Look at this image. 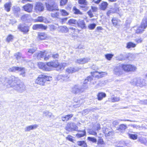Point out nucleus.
Segmentation results:
<instances>
[{"instance_id": "f257e3e1", "label": "nucleus", "mask_w": 147, "mask_h": 147, "mask_svg": "<svg viewBox=\"0 0 147 147\" xmlns=\"http://www.w3.org/2000/svg\"><path fill=\"white\" fill-rule=\"evenodd\" d=\"M3 85L7 88L13 87L15 90L22 92L25 89V87L22 82L20 83V80L17 77L11 76L9 78H3L0 79Z\"/></svg>"}, {"instance_id": "f03ea898", "label": "nucleus", "mask_w": 147, "mask_h": 147, "mask_svg": "<svg viewBox=\"0 0 147 147\" xmlns=\"http://www.w3.org/2000/svg\"><path fill=\"white\" fill-rule=\"evenodd\" d=\"M40 69L43 70L49 71L53 69L60 71L63 70L65 66L63 65H37Z\"/></svg>"}, {"instance_id": "7ed1b4c3", "label": "nucleus", "mask_w": 147, "mask_h": 147, "mask_svg": "<svg viewBox=\"0 0 147 147\" xmlns=\"http://www.w3.org/2000/svg\"><path fill=\"white\" fill-rule=\"evenodd\" d=\"M52 78L50 76L41 74L38 76L35 80V82L36 84L41 86H44L47 84V82L51 80Z\"/></svg>"}, {"instance_id": "20e7f679", "label": "nucleus", "mask_w": 147, "mask_h": 147, "mask_svg": "<svg viewBox=\"0 0 147 147\" xmlns=\"http://www.w3.org/2000/svg\"><path fill=\"white\" fill-rule=\"evenodd\" d=\"M130 83L132 85L141 88L147 86V84L146 82V80L140 78H134L131 80Z\"/></svg>"}, {"instance_id": "39448f33", "label": "nucleus", "mask_w": 147, "mask_h": 147, "mask_svg": "<svg viewBox=\"0 0 147 147\" xmlns=\"http://www.w3.org/2000/svg\"><path fill=\"white\" fill-rule=\"evenodd\" d=\"M147 27V17H144L142 20L140 26L136 30V32L137 34L142 33Z\"/></svg>"}, {"instance_id": "423d86ee", "label": "nucleus", "mask_w": 147, "mask_h": 147, "mask_svg": "<svg viewBox=\"0 0 147 147\" xmlns=\"http://www.w3.org/2000/svg\"><path fill=\"white\" fill-rule=\"evenodd\" d=\"M46 5L47 10L50 11L58 10L57 6L55 4L54 0H47Z\"/></svg>"}, {"instance_id": "0eeeda50", "label": "nucleus", "mask_w": 147, "mask_h": 147, "mask_svg": "<svg viewBox=\"0 0 147 147\" xmlns=\"http://www.w3.org/2000/svg\"><path fill=\"white\" fill-rule=\"evenodd\" d=\"M134 58V54L131 53H127L125 54H120L117 57V59L119 60L122 61L125 60L126 58L129 60H131Z\"/></svg>"}, {"instance_id": "6e6552de", "label": "nucleus", "mask_w": 147, "mask_h": 147, "mask_svg": "<svg viewBox=\"0 0 147 147\" xmlns=\"http://www.w3.org/2000/svg\"><path fill=\"white\" fill-rule=\"evenodd\" d=\"M122 68L126 71H134L136 69L134 65H123Z\"/></svg>"}, {"instance_id": "1a4fd4ad", "label": "nucleus", "mask_w": 147, "mask_h": 147, "mask_svg": "<svg viewBox=\"0 0 147 147\" xmlns=\"http://www.w3.org/2000/svg\"><path fill=\"white\" fill-rule=\"evenodd\" d=\"M47 54V53H46V51H40L38 53L35 54V55H36L38 59H40L41 58H44V60L46 61L49 58V55L47 57H45L46 56Z\"/></svg>"}, {"instance_id": "9d476101", "label": "nucleus", "mask_w": 147, "mask_h": 147, "mask_svg": "<svg viewBox=\"0 0 147 147\" xmlns=\"http://www.w3.org/2000/svg\"><path fill=\"white\" fill-rule=\"evenodd\" d=\"M44 7L42 3L41 2H36L34 6V10L36 12L43 11Z\"/></svg>"}, {"instance_id": "9b49d317", "label": "nucleus", "mask_w": 147, "mask_h": 147, "mask_svg": "<svg viewBox=\"0 0 147 147\" xmlns=\"http://www.w3.org/2000/svg\"><path fill=\"white\" fill-rule=\"evenodd\" d=\"M83 91L82 88L78 85L74 86L72 88L71 92L74 94L80 93Z\"/></svg>"}, {"instance_id": "f8f14e48", "label": "nucleus", "mask_w": 147, "mask_h": 147, "mask_svg": "<svg viewBox=\"0 0 147 147\" xmlns=\"http://www.w3.org/2000/svg\"><path fill=\"white\" fill-rule=\"evenodd\" d=\"M65 129L68 130H76L78 129V127L75 123H68L65 127Z\"/></svg>"}, {"instance_id": "ddd939ff", "label": "nucleus", "mask_w": 147, "mask_h": 147, "mask_svg": "<svg viewBox=\"0 0 147 147\" xmlns=\"http://www.w3.org/2000/svg\"><path fill=\"white\" fill-rule=\"evenodd\" d=\"M69 78V77L66 74L59 75L55 77V79L57 80H61L63 81H66Z\"/></svg>"}, {"instance_id": "4468645a", "label": "nucleus", "mask_w": 147, "mask_h": 147, "mask_svg": "<svg viewBox=\"0 0 147 147\" xmlns=\"http://www.w3.org/2000/svg\"><path fill=\"white\" fill-rule=\"evenodd\" d=\"M119 11V9L118 5L115 4V8L111 9L109 10L107 13V14L108 16L114 13H117Z\"/></svg>"}, {"instance_id": "2eb2a0df", "label": "nucleus", "mask_w": 147, "mask_h": 147, "mask_svg": "<svg viewBox=\"0 0 147 147\" xmlns=\"http://www.w3.org/2000/svg\"><path fill=\"white\" fill-rule=\"evenodd\" d=\"M47 28V26H44L42 24H35L32 27L33 29L35 30L40 29L46 30Z\"/></svg>"}, {"instance_id": "dca6fc26", "label": "nucleus", "mask_w": 147, "mask_h": 147, "mask_svg": "<svg viewBox=\"0 0 147 147\" xmlns=\"http://www.w3.org/2000/svg\"><path fill=\"white\" fill-rule=\"evenodd\" d=\"M106 74L105 72H98V71H95L93 74H92L93 76L98 78L103 77Z\"/></svg>"}, {"instance_id": "f3484780", "label": "nucleus", "mask_w": 147, "mask_h": 147, "mask_svg": "<svg viewBox=\"0 0 147 147\" xmlns=\"http://www.w3.org/2000/svg\"><path fill=\"white\" fill-rule=\"evenodd\" d=\"M35 22H43L45 23H48L49 21L45 18L42 16H39L34 20Z\"/></svg>"}, {"instance_id": "a211bd4d", "label": "nucleus", "mask_w": 147, "mask_h": 147, "mask_svg": "<svg viewBox=\"0 0 147 147\" xmlns=\"http://www.w3.org/2000/svg\"><path fill=\"white\" fill-rule=\"evenodd\" d=\"M18 28L22 32L26 33L29 30V27L23 25H19L18 26Z\"/></svg>"}, {"instance_id": "6ab92c4d", "label": "nucleus", "mask_w": 147, "mask_h": 147, "mask_svg": "<svg viewBox=\"0 0 147 147\" xmlns=\"http://www.w3.org/2000/svg\"><path fill=\"white\" fill-rule=\"evenodd\" d=\"M114 73L116 75L119 76L123 74L121 68L119 67H117L114 69Z\"/></svg>"}, {"instance_id": "aec40b11", "label": "nucleus", "mask_w": 147, "mask_h": 147, "mask_svg": "<svg viewBox=\"0 0 147 147\" xmlns=\"http://www.w3.org/2000/svg\"><path fill=\"white\" fill-rule=\"evenodd\" d=\"M47 37V35L44 32H40L38 33V38L40 40H45Z\"/></svg>"}, {"instance_id": "412c9836", "label": "nucleus", "mask_w": 147, "mask_h": 147, "mask_svg": "<svg viewBox=\"0 0 147 147\" xmlns=\"http://www.w3.org/2000/svg\"><path fill=\"white\" fill-rule=\"evenodd\" d=\"M23 8L24 10L28 12H32L33 6L30 4H27L23 6Z\"/></svg>"}, {"instance_id": "4be33fe9", "label": "nucleus", "mask_w": 147, "mask_h": 147, "mask_svg": "<svg viewBox=\"0 0 147 147\" xmlns=\"http://www.w3.org/2000/svg\"><path fill=\"white\" fill-rule=\"evenodd\" d=\"M43 115L44 116L51 119H53L54 117L52 113L49 111H44Z\"/></svg>"}, {"instance_id": "5701e85b", "label": "nucleus", "mask_w": 147, "mask_h": 147, "mask_svg": "<svg viewBox=\"0 0 147 147\" xmlns=\"http://www.w3.org/2000/svg\"><path fill=\"white\" fill-rule=\"evenodd\" d=\"M38 125L36 124L28 126L25 128V131L26 132L29 131L31 130L36 129L38 127Z\"/></svg>"}, {"instance_id": "b1692460", "label": "nucleus", "mask_w": 147, "mask_h": 147, "mask_svg": "<svg viewBox=\"0 0 147 147\" xmlns=\"http://www.w3.org/2000/svg\"><path fill=\"white\" fill-rule=\"evenodd\" d=\"M58 30L59 32L62 33H67L68 31V28L65 26L59 27Z\"/></svg>"}, {"instance_id": "393cba45", "label": "nucleus", "mask_w": 147, "mask_h": 147, "mask_svg": "<svg viewBox=\"0 0 147 147\" xmlns=\"http://www.w3.org/2000/svg\"><path fill=\"white\" fill-rule=\"evenodd\" d=\"M77 25L82 29L86 28V24L84 20H80L78 21Z\"/></svg>"}, {"instance_id": "a878e982", "label": "nucleus", "mask_w": 147, "mask_h": 147, "mask_svg": "<svg viewBox=\"0 0 147 147\" xmlns=\"http://www.w3.org/2000/svg\"><path fill=\"white\" fill-rule=\"evenodd\" d=\"M87 58L80 59L76 61V63L80 64H84L87 63L89 60Z\"/></svg>"}, {"instance_id": "bb28decb", "label": "nucleus", "mask_w": 147, "mask_h": 147, "mask_svg": "<svg viewBox=\"0 0 147 147\" xmlns=\"http://www.w3.org/2000/svg\"><path fill=\"white\" fill-rule=\"evenodd\" d=\"M79 70V69L78 68L70 67L67 69L66 70V71L69 73H72L78 71Z\"/></svg>"}, {"instance_id": "cd10ccee", "label": "nucleus", "mask_w": 147, "mask_h": 147, "mask_svg": "<svg viewBox=\"0 0 147 147\" xmlns=\"http://www.w3.org/2000/svg\"><path fill=\"white\" fill-rule=\"evenodd\" d=\"M31 16L30 15L28 14H25L23 15L21 17V19L24 21H27L28 22L30 20Z\"/></svg>"}, {"instance_id": "c85d7f7f", "label": "nucleus", "mask_w": 147, "mask_h": 147, "mask_svg": "<svg viewBox=\"0 0 147 147\" xmlns=\"http://www.w3.org/2000/svg\"><path fill=\"white\" fill-rule=\"evenodd\" d=\"M74 101L75 102L77 103L76 105H77V107L79 106L81 104H82L84 103V101L83 99H78L77 98H75L74 99Z\"/></svg>"}, {"instance_id": "c756f323", "label": "nucleus", "mask_w": 147, "mask_h": 147, "mask_svg": "<svg viewBox=\"0 0 147 147\" xmlns=\"http://www.w3.org/2000/svg\"><path fill=\"white\" fill-rule=\"evenodd\" d=\"M136 45L132 42H129L126 44V48L129 49L131 48H134L136 46Z\"/></svg>"}, {"instance_id": "7c9ffc66", "label": "nucleus", "mask_w": 147, "mask_h": 147, "mask_svg": "<svg viewBox=\"0 0 147 147\" xmlns=\"http://www.w3.org/2000/svg\"><path fill=\"white\" fill-rule=\"evenodd\" d=\"M106 94L103 92H99L97 95V97L98 100H101L103 98L106 96Z\"/></svg>"}, {"instance_id": "2f4dec72", "label": "nucleus", "mask_w": 147, "mask_h": 147, "mask_svg": "<svg viewBox=\"0 0 147 147\" xmlns=\"http://www.w3.org/2000/svg\"><path fill=\"white\" fill-rule=\"evenodd\" d=\"M77 23L78 21L74 19H70L68 21V24L74 26L75 25L77 24Z\"/></svg>"}, {"instance_id": "473e14b6", "label": "nucleus", "mask_w": 147, "mask_h": 147, "mask_svg": "<svg viewBox=\"0 0 147 147\" xmlns=\"http://www.w3.org/2000/svg\"><path fill=\"white\" fill-rule=\"evenodd\" d=\"M92 79V78L91 77L88 76L87 78V79H86L85 80L82 87L83 89L86 88V86L88 82L89 81H91Z\"/></svg>"}, {"instance_id": "72a5a7b5", "label": "nucleus", "mask_w": 147, "mask_h": 147, "mask_svg": "<svg viewBox=\"0 0 147 147\" xmlns=\"http://www.w3.org/2000/svg\"><path fill=\"white\" fill-rule=\"evenodd\" d=\"M108 4L106 2H103L100 5V9L103 10H105L107 8Z\"/></svg>"}, {"instance_id": "f704fd0d", "label": "nucleus", "mask_w": 147, "mask_h": 147, "mask_svg": "<svg viewBox=\"0 0 147 147\" xmlns=\"http://www.w3.org/2000/svg\"><path fill=\"white\" fill-rule=\"evenodd\" d=\"M14 56L16 59L18 60H21L23 58V57L22 54L20 53L19 52L15 53L14 54Z\"/></svg>"}, {"instance_id": "c9c22d12", "label": "nucleus", "mask_w": 147, "mask_h": 147, "mask_svg": "<svg viewBox=\"0 0 147 147\" xmlns=\"http://www.w3.org/2000/svg\"><path fill=\"white\" fill-rule=\"evenodd\" d=\"M80 133L77 134L76 136L78 138H80L86 135V132L85 130L83 131H80Z\"/></svg>"}, {"instance_id": "e433bc0d", "label": "nucleus", "mask_w": 147, "mask_h": 147, "mask_svg": "<svg viewBox=\"0 0 147 147\" xmlns=\"http://www.w3.org/2000/svg\"><path fill=\"white\" fill-rule=\"evenodd\" d=\"M5 10L7 12H9L10 10V7H11V3L9 2L6 3L4 5Z\"/></svg>"}, {"instance_id": "4c0bfd02", "label": "nucleus", "mask_w": 147, "mask_h": 147, "mask_svg": "<svg viewBox=\"0 0 147 147\" xmlns=\"http://www.w3.org/2000/svg\"><path fill=\"white\" fill-rule=\"evenodd\" d=\"M19 67H13L9 69V71L15 72L16 71H19V70H20Z\"/></svg>"}, {"instance_id": "58836bf2", "label": "nucleus", "mask_w": 147, "mask_h": 147, "mask_svg": "<svg viewBox=\"0 0 147 147\" xmlns=\"http://www.w3.org/2000/svg\"><path fill=\"white\" fill-rule=\"evenodd\" d=\"M73 116L72 114L67 115L64 117H62L61 119L63 121H67L69 120V118H71Z\"/></svg>"}, {"instance_id": "ea45409f", "label": "nucleus", "mask_w": 147, "mask_h": 147, "mask_svg": "<svg viewBox=\"0 0 147 147\" xmlns=\"http://www.w3.org/2000/svg\"><path fill=\"white\" fill-rule=\"evenodd\" d=\"M77 144L82 147H87L86 143L84 141H80L77 142Z\"/></svg>"}, {"instance_id": "a19ab883", "label": "nucleus", "mask_w": 147, "mask_h": 147, "mask_svg": "<svg viewBox=\"0 0 147 147\" xmlns=\"http://www.w3.org/2000/svg\"><path fill=\"white\" fill-rule=\"evenodd\" d=\"M97 144L100 146H103L105 145V143L102 139L100 138L98 140Z\"/></svg>"}, {"instance_id": "79ce46f5", "label": "nucleus", "mask_w": 147, "mask_h": 147, "mask_svg": "<svg viewBox=\"0 0 147 147\" xmlns=\"http://www.w3.org/2000/svg\"><path fill=\"white\" fill-rule=\"evenodd\" d=\"M73 10L74 13L76 14L82 15V13L79 10L77 9L76 7H74L73 8Z\"/></svg>"}, {"instance_id": "37998d69", "label": "nucleus", "mask_w": 147, "mask_h": 147, "mask_svg": "<svg viewBox=\"0 0 147 147\" xmlns=\"http://www.w3.org/2000/svg\"><path fill=\"white\" fill-rule=\"evenodd\" d=\"M20 70H19V71H20V75L24 77L25 76V69L24 68L20 67Z\"/></svg>"}, {"instance_id": "c03bdc74", "label": "nucleus", "mask_w": 147, "mask_h": 147, "mask_svg": "<svg viewBox=\"0 0 147 147\" xmlns=\"http://www.w3.org/2000/svg\"><path fill=\"white\" fill-rule=\"evenodd\" d=\"M126 128L127 126L126 125L122 124L120 125L118 130L120 131H121V130L124 131L126 129Z\"/></svg>"}, {"instance_id": "a18cd8bd", "label": "nucleus", "mask_w": 147, "mask_h": 147, "mask_svg": "<svg viewBox=\"0 0 147 147\" xmlns=\"http://www.w3.org/2000/svg\"><path fill=\"white\" fill-rule=\"evenodd\" d=\"M105 57L108 60H110L113 57V55L111 54H108L105 55Z\"/></svg>"}, {"instance_id": "49530a36", "label": "nucleus", "mask_w": 147, "mask_h": 147, "mask_svg": "<svg viewBox=\"0 0 147 147\" xmlns=\"http://www.w3.org/2000/svg\"><path fill=\"white\" fill-rule=\"evenodd\" d=\"M36 50V48H32L28 49V53L30 54H32Z\"/></svg>"}, {"instance_id": "de8ad7c7", "label": "nucleus", "mask_w": 147, "mask_h": 147, "mask_svg": "<svg viewBox=\"0 0 147 147\" xmlns=\"http://www.w3.org/2000/svg\"><path fill=\"white\" fill-rule=\"evenodd\" d=\"M129 137L133 140H136L137 138V135L136 134H129Z\"/></svg>"}, {"instance_id": "09e8293b", "label": "nucleus", "mask_w": 147, "mask_h": 147, "mask_svg": "<svg viewBox=\"0 0 147 147\" xmlns=\"http://www.w3.org/2000/svg\"><path fill=\"white\" fill-rule=\"evenodd\" d=\"M94 131L92 129H90L88 131L89 133L91 135H94L95 136H97V134L95 131V129H94Z\"/></svg>"}, {"instance_id": "8fccbe9b", "label": "nucleus", "mask_w": 147, "mask_h": 147, "mask_svg": "<svg viewBox=\"0 0 147 147\" xmlns=\"http://www.w3.org/2000/svg\"><path fill=\"white\" fill-rule=\"evenodd\" d=\"M88 140L93 143H96L97 142V140L94 137H88Z\"/></svg>"}, {"instance_id": "3c124183", "label": "nucleus", "mask_w": 147, "mask_h": 147, "mask_svg": "<svg viewBox=\"0 0 147 147\" xmlns=\"http://www.w3.org/2000/svg\"><path fill=\"white\" fill-rule=\"evenodd\" d=\"M96 25L95 24H91L88 26V28L90 30H93L95 27Z\"/></svg>"}, {"instance_id": "603ef678", "label": "nucleus", "mask_w": 147, "mask_h": 147, "mask_svg": "<svg viewBox=\"0 0 147 147\" xmlns=\"http://www.w3.org/2000/svg\"><path fill=\"white\" fill-rule=\"evenodd\" d=\"M139 141L142 143L144 144L146 142V139L144 138L140 137L139 138Z\"/></svg>"}, {"instance_id": "864d4df0", "label": "nucleus", "mask_w": 147, "mask_h": 147, "mask_svg": "<svg viewBox=\"0 0 147 147\" xmlns=\"http://www.w3.org/2000/svg\"><path fill=\"white\" fill-rule=\"evenodd\" d=\"M49 28L51 31H53L55 30L57 27L53 25H49Z\"/></svg>"}, {"instance_id": "5fc2aeb1", "label": "nucleus", "mask_w": 147, "mask_h": 147, "mask_svg": "<svg viewBox=\"0 0 147 147\" xmlns=\"http://www.w3.org/2000/svg\"><path fill=\"white\" fill-rule=\"evenodd\" d=\"M67 2V0H61L60 5L61 6H63L65 5Z\"/></svg>"}, {"instance_id": "6e6d98bb", "label": "nucleus", "mask_w": 147, "mask_h": 147, "mask_svg": "<svg viewBox=\"0 0 147 147\" xmlns=\"http://www.w3.org/2000/svg\"><path fill=\"white\" fill-rule=\"evenodd\" d=\"M111 101L113 102H114L116 101H118L119 100V97H112L111 98Z\"/></svg>"}, {"instance_id": "4d7b16f0", "label": "nucleus", "mask_w": 147, "mask_h": 147, "mask_svg": "<svg viewBox=\"0 0 147 147\" xmlns=\"http://www.w3.org/2000/svg\"><path fill=\"white\" fill-rule=\"evenodd\" d=\"M51 15L53 18H57L59 16V13L57 12L52 13L51 14Z\"/></svg>"}, {"instance_id": "13d9d810", "label": "nucleus", "mask_w": 147, "mask_h": 147, "mask_svg": "<svg viewBox=\"0 0 147 147\" xmlns=\"http://www.w3.org/2000/svg\"><path fill=\"white\" fill-rule=\"evenodd\" d=\"M78 2L80 4L84 5H87V2L86 0H79Z\"/></svg>"}, {"instance_id": "bf43d9fd", "label": "nucleus", "mask_w": 147, "mask_h": 147, "mask_svg": "<svg viewBox=\"0 0 147 147\" xmlns=\"http://www.w3.org/2000/svg\"><path fill=\"white\" fill-rule=\"evenodd\" d=\"M94 129H95V130L96 129V130H98V131L100 129V124H98V123H97V124H96L94 125Z\"/></svg>"}, {"instance_id": "052dcab7", "label": "nucleus", "mask_w": 147, "mask_h": 147, "mask_svg": "<svg viewBox=\"0 0 147 147\" xmlns=\"http://www.w3.org/2000/svg\"><path fill=\"white\" fill-rule=\"evenodd\" d=\"M61 14L63 16H66L68 15V13L65 10H61Z\"/></svg>"}, {"instance_id": "680f3d73", "label": "nucleus", "mask_w": 147, "mask_h": 147, "mask_svg": "<svg viewBox=\"0 0 147 147\" xmlns=\"http://www.w3.org/2000/svg\"><path fill=\"white\" fill-rule=\"evenodd\" d=\"M90 110L89 109H85L82 111V113L83 115H86L88 114L90 112Z\"/></svg>"}, {"instance_id": "e2e57ef3", "label": "nucleus", "mask_w": 147, "mask_h": 147, "mask_svg": "<svg viewBox=\"0 0 147 147\" xmlns=\"http://www.w3.org/2000/svg\"><path fill=\"white\" fill-rule=\"evenodd\" d=\"M114 134V133L111 130L108 134H106V135L105 136L106 137H108L111 136H113Z\"/></svg>"}, {"instance_id": "0e129e2a", "label": "nucleus", "mask_w": 147, "mask_h": 147, "mask_svg": "<svg viewBox=\"0 0 147 147\" xmlns=\"http://www.w3.org/2000/svg\"><path fill=\"white\" fill-rule=\"evenodd\" d=\"M112 22L114 26H116L117 25L118 23L117 21L115 18H113L112 20Z\"/></svg>"}, {"instance_id": "69168bd1", "label": "nucleus", "mask_w": 147, "mask_h": 147, "mask_svg": "<svg viewBox=\"0 0 147 147\" xmlns=\"http://www.w3.org/2000/svg\"><path fill=\"white\" fill-rule=\"evenodd\" d=\"M13 36L11 35H9L7 38V40L9 42L11 41V40L13 39Z\"/></svg>"}, {"instance_id": "338daca9", "label": "nucleus", "mask_w": 147, "mask_h": 147, "mask_svg": "<svg viewBox=\"0 0 147 147\" xmlns=\"http://www.w3.org/2000/svg\"><path fill=\"white\" fill-rule=\"evenodd\" d=\"M135 41L138 43H141L142 41V39L141 38L138 39H136L135 40Z\"/></svg>"}, {"instance_id": "774afa93", "label": "nucleus", "mask_w": 147, "mask_h": 147, "mask_svg": "<svg viewBox=\"0 0 147 147\" xmlns=\"http://www.w3.org/2000/svg\"><path fill=\"white\" fill-rule=\"evenodd\" d=\"M66 139L70 141H72L73 139H72V137L69 135L67 137H66Z\"/></svg>"}]
</instances>
